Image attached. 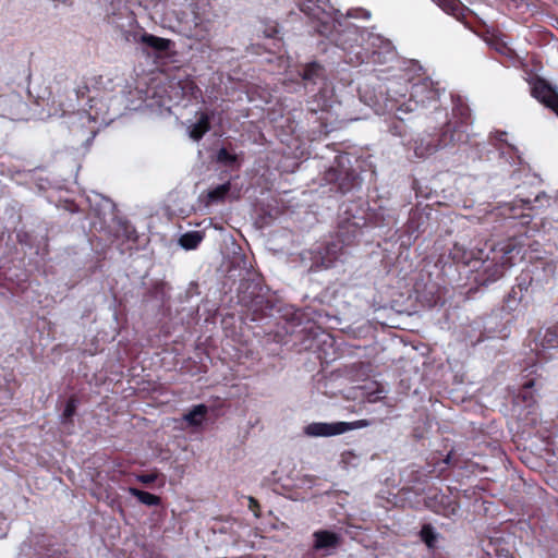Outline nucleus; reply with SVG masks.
I'll return each mask as SVG.
<instances>
[{
  "label": "nucleus",
  "instance_id": "10",
  "mask_svg": "<svg viewBox=\"0 0 558 558\" xmlns=\"http://www.w3.org/2000/svg\"><path fill=\"white\" fill-rule=\"evenodd\" d=\"M360 38L361 35L356 27H348L338 33L335 38L336 45L348 53L347 62L351 64L362 63L366 57V52L359 44Z\"/></svg>",
  "mask_w": 558,
  "mask_h": 558
},
{
  "label": "nucleus",
  "instance_id": "26",
  "mask_svg": "<svg viewBox=\"0 0 558 558\" xmlns=\"http://www.w3.org/2000/svg\"><path fill=\"white\" fill-rule=\"evenodd\" d=\"M122 38L126 43L142 44V39L147 32L144 31L142 26L136 22L135 25L125 27L124 29H119Z\"/></svg>",
  "mask_w": 558,
  "mask_h": 558
},
{
  "label": "nucleus",
  "instance_id": "30",
  "mask_svg": "<svg viewBox=\"0 0 558 558\" xmlns=\"http://www.w3.org/2000/svg\"><path fill=\"white\" fill-rule=\"evenodd\" d=\"M541 345L544 349H558V323L545 330Z\"/></svg>",
  "mask_w": 558,
  "mask_h": 558
},
{
  "label": "nucleus",
  "instance_id": "19",
  "mask_svg": "<svg viewBox=\"0 0 558 558\" xmlns=\"http://www.w3.org/2000/svg\"><path fill=\"white\" fill-rule=\"evenodd\" d=\"M197 121L190 126L189 131L190 137L196 142L201 141L204 135L210 131L214 112L202 111L197 112Z\"/></svg>",
  "mask_w": 558,
  "mask_h": 558
},
{
  "label": "nucleus",
  "instance_id": "15",
  "mask_svg": "<svg viewBox=\"0 0 558 558\" xmlns=\"http://www.w3.org/2000/svg\"><path fill=\"white\" fill-rule=\"evenodd\" d=\"M361 234L362 228L355 221L347 219L338 226L337 239L342 245L351 246L355 244Z\"/></svg>",
  "mask_w": 558,
  "mask_h": 558
},
{
  "label": "nucleus",
  "instance_id": "27",
  "mask_svg": "<svg viewBox=\"0 0 558 558\" xmlns=\"http://www.w3.org/2000/svg\"><path fill=\"white\" fill-rule=\"evenodd\" d=\"M535 380L529 379L523 385L521 390L519 391L517 399L523 402L526 407H532L536 403L534 396Z\"/></svg>",
  "mask_w": 558,
  "mask_h": 558
},
{
  "label": "nucleus",
  "instance_id": "25",
  "mask_svg": "<svg viewBox=\"0 0 558 558\" xmlns=\"http://www.w3.org/2000/svg\"><path fill=\"white\" fill-rule=\"evenodd\" d=\"M418 535L428 549H435L438 538L440 537L439 533H437L434 526L429 523L422 525Z\"/></svg>",
  "mask_w": 558,
  "mask_h": 558
},
{
  "label": "nucleus",
  "instance_id": "24",
  "mask_svg": "<svg viewBox=\"0 0 558 558\" xmlns=\"http://www.w3.org/2000/svg\"><path fill=\"white\" fill-rule=\"evenodd\" d=\"M129 493L135 498H137V500L143 505L149 507H157L161 505V498L151 493L138 489L136 487H130Z\"/></svg>",
  "mask_w": 558,
  "mask_h": 558
},
{
  "label": "nucleus",
  "instance_id": "7",
  "mask_svg": "<svg viewBox=\"0 0 558 558\" xmlns=\"http://www.w3.org/2000/svg\"><path fill=\"white\" fill-rule=\"evenodd\" d=\"M439 99V90L434 87L430 80L424 78L411 86L410 98L408 102L401 104L397 108V112H413L418 107H426L433 105L435 110L438 109L437 102Z\"/></svg>",
  "mask_w": 558,
  "mask_h": 558
},
{
  "label": "nucleus",
  "instance_id": "31",
  "mask_svg": "<svg viewBox=\"0 0 558 558\" xmlns=\"http://www.w3.org/2000/svg\"><path fill=\"white\" fill-rule=\"evenodd\" d=\"M441 466L439 468L438 477L448 476L449 468H460L459 459L454 458L453 452L450 451L440 462Z\"/></svg>",
  "mask_w": 558,
  "mask_h": 558
},
{
  "label": "nucleus",
  "instance_id": "2",
  "mask_svg": "<svg viewBox=\"0 0 558 558\" xmlns=\"http://www.w3.org/2000/svg\"><path fill=\"white\" fill-rule=\"evenodd\" d=\"M452 118L454 121H447L438 133L421 137L415 142V154L417 156L432 155L440 148L468 142L471 110L459 96L453 98Z\"/></svg>",
  "mask_w": 558,
  "mask_h": 558
},
{
  "label": "nucleus",
  "instance_id": "29",
  "mask_svg": "<svg viewBox=\"0 0 558 558\" xmlns=\"http://www.w3.org/2000/svg\"><path fill=\"white\" fill-rule=\"evenodd\" d=\"M203 239L201 231H189L180 236L179 244L185 250H195Z\"/></svg>",
  "mask_w": 558,
  "mask_h": 558
},
{
  "label": "nucleus",
  "instance_id": "8",
  "mask_svg": "<svg viewBox=\"0 0 558 558\" xmlns=\"http://www.w3.org/2000/svg\"><path fill=\"white\" fill-rule=\"evenodd\" d=\"M522 71L525 74L524 80L530 86L531 96L549 108L558 117V92L556 88L527 65Z\"/></svg>",
  "mask_w": 558,
  "mask_h": 558
},
{
  "label": "nucleus",
  "instance_id": "6",
  "mask_svg": "<svg viewBox=\"0 0 558 558\" xmlns=\"http://www.w3.org/2000/svg\"><path fill=\"white\" fill-rule=\"evenodd\" d=\"M348 155L337 156L335 165L328 168L324 173V180L329 184H335L338 191L345 194L361 184L359 173L350 166Z\"/></svg>",
  "mask_w": 558,
  "mask_h": 558
},
{
  "label": "nucleus",
  "instance_id": "23",
  "mask_svg": "<svg viewBox=\"0 0 558 558\" xmlns=\"http://www.w3.org/2000/svg\"><path fill=\"white\" fill-rule=\"evenodd\" d=\"M208 413V407L205 404L194 405L187 413L184 414V421L193 427L201 426L205 421Z\"/></svg>",
  "mask_w": 558,
  "mask_h": 558
},
{
  "label": "nucleus",
  "instance_id": "39",
  "mask_svg": "<svg viewBox=\"0 0 558 558\" xmlns=\"http://www.w3.org/2000/svg\"><path fill=\"white\" fill-rule=\"evenodd\" d=\"M278 33L279 29L277 25H271L264 31L265 36L268 38H275Z\"/></svg>",
  "mask_w": 558,
  "mask_h": 558
},
{
  "label": "nucleus",
  "instance_id": "33",
  "mask_svg": "<svg viewBox=\"0 0 558 558\" xmlns=\"http://www.w3.org/2000/svg\"><path fill=\"white\" fill-rule=\"evenodd\" d=\"M77 403H78V399L76 398V396H71L68 399L64 410H63V413H62V417L64 421L72 420V417L76 413Z\"/></svg>",
  "mask_w": 558,
  "mask_h": 558
},
{
  "label": "nucleus",
  "instance_id": "18",
  "mask_svg": "<svg viewBox=\"0 0 558 558\" xmlns=\"http://www.w3.org/2000/svg\"><path fill=\"white\" fill-rule=\"evenodd\" d=\"M314 545L316 550L337 548L341 545V536L328 530H318L313 534Z\"/></svg>",
  "mask_w": 558,
  "mask_h": 558
},
{
  "label": "nucleus",
  "instance_id": "38",
  "mask_svg": "<svg viewBox=\"0 0 558 558\" xmlns=\"http://www.w3.org/2000/svg\"><path fill=\"white\" fill-rule=\"evenodd\" d=\"M248 508L251 511L254 512L256 518L260 517V513H259L260 506L255 498H253V497L248 498Z\"/></svg>",
  "mask_w": 558,
  "mask_h": 558
},
{
  "label": "nucleus",
  "instance_id": "34",
  "mask_svg": "<svg viewBox=\"0 0 558 558\" xmlns=\"http://www.w3.org/2000/svg\"><path fill=\"white\" fill-rule=\"evenodd\" d=\"M344 247L345 245H342L337 239L336 241L327 244L326 253L327 255H331L332 259H336L340 254H342Z\"/></svg>",
  "mask_w": 558,
  "mask_h": 558
},
{
  "label": "nucleus",
  "instance_id": "20",
  "mask_svg": "<svg viewBox=\"0 0 558 558\" xmlns=\"http://www.w3.org/2000/svg\"><path fill=\"white\" fill-rule=\"evenodd\" d=\"M142 39V45L150 48L158 56L168 52L174 47V43L171 39L155 36L153 34H145Z\"/></svg>",
  "mask_w": 558,
  "mask_h": 558
},
{
  "label": "nucleus",
  "instance_id": "4",
  "mask_svg": "<svg viewBox=\"0 0 558 558\" xmlns=\"http://www.w3.org/2000/svg\"><path fill=\"white\" fill-rule=\"evenodd\" d=\"M555 269L550 264L541 262L522 269L515 278V286L506 299L510 306L511 301H522L523 293L530 288H543L554 277Z\"/></svg>",
  "mask_w": 558,
  "mask_h": 558
},
{
  "label": "nucleus",
  "instance_id": "14",
  "mask_svg": "<svg viewBox=\"0 0 558 558\" xmlns=\"http://www.w3.org/2000/svg\"><path fill=\"white\" fill-rule=\"evenodd\" d=\"M325 2L326 0H298V5L300 10L310 19L320 22L317 32L320 35L327 36L329 33H331L335 24L330 21H324V17L327 16L324 9Z\"/></svg>",
  "mask_w": 558,
  "mask_h": 558
},
{
  "label": "nucleus",
  "instance_id": "41",
  "mask_svg": "<svg viewBox=\"0 0 558 558\" xmlns=\"http://www.w3.org/2000/svg\"><path fill=\"white\" fill-rule=\"evenodd\" d=\"M397 119L400 121V123H402V121H403V118H402V117L397 116Z\"/></svg>",
  "mask_w": 558,
  "mask_h": 558
},
{
  "label": "nucleus",
  "instance_id": "40",
  "mask_svg": "<svg viewBox=\"0 0 558 558\" xmlns=\"http://www.w3.org/2000/svg\"><path fill=\"white\" fill-rule=\"evenodd\" d=\"M390 132L393 134V135H398V136H402L404 134V130H403V126L402 125H393L390 128Z\"/></svg>",
  "mask_w": 558,
  "mask_h": 558
},
{
  "label": "nucleus",
  "instance_id": "36",
  "mask_svg": "<svg viewBox=\"0 0 558 558\" xmlns=\"http://www.w3.org/2000/svg\"><path fill=\"white\" fill-rule=\"evenodd\" d=\"M157 477H158L157 473H147V474L137 475L136 480L142 484L149 485V484H153L154 482H156Z\"/></svg>",
  "mask_w": 558,
  "mask_h": 558
},
{
  "label": "nucleus",
  "instance_id": "5",
  "mask_svg": "<svg viewBox=\"0 0 558 558\" xmlns=\"http://www.w3.org/2000/svg\"><path fill=\"white\" fill-rule=\"evenodd\" d=\"M517 197L518 201L506 204L502 209L507 226L509 227H526L531 223V214L519 213V209H527L532 211L538 207L549 206L550 203V197L541 191L537 193H531L530 195L518 193Z\"/></svg>",
  "mask_w": 558,
  "mask_h": 558
},
{
  "label": "nucleus",
  "instance_id": "35",
  "mask_svg": "<svg viewBox=\"0 0 558 558\" xmlns=\"http://www.w3.org/2000/svg\"><path fill=\"white\" fill-rule=\"evenodd\" d=\"M217 159L219 162L232 165L236 161V156L229 153L228 149L226 148H220L217 154Z\"/></svg>",
  "mask_w": 558,
  "mask_h": 558
},
{
  "label": "nucleus",
  "instance_id": "37",
  "mask_svg": "<svg viewBox=\"0 0 558 558\" xmlns=\"http://www.w3.org/2000/svg\"><path fill=\"white\" fill-rule=\"evenodd\" d=\"M75 93H76L77 99H81V98L83 99V98L87 97V95L89 93V87H88L87 83L82 82V84L77 85Z\"/></svg>",
  "mask_w": 558,
  "mask_h": 558
},
{
  "label": "nucleus",
  "instance_id": "21",
  "mask_svg": "<svg viewBox=\"0 0 558 558\" xmlns=\"http://www.w3.org/2000/svg\"><path fill=\"white\" fill-rule=\"evenodd\" d=\"M270 311V302L265 298L257 295L251 301V305L248 306L250 314H247V317L250 316L251 320L256 322L266 317Z\"/></svg>",
  "mask_w": 558,
  "mask_h": 558
},
{
  "label": "nucleus",
  "instance_id": "1",
  "mask_svg": "<svg viewBox=\"0 0 558 558\" xmlns=\"http://www.w3.org/2000/svg\"><path fill=\"white\" fill-rule=\"evenodd\" d=\"M525 245L522 234H513L493 243L485 258L477 257L476 263L480 262V266L475 270V282L480 286H488L500 279L506 269L513 266L518 258L523 257ZM478 254L483 255V251Z\"/></svg>",
  "mask_w": 558,
  "mask_h": 558
},
{
  "label": "nucleus",
  "instance_id": "3",
  "mask_svg": "<svg viewBox=\"0 0 558 558\" xmlns=\"http://www.w3.org/2000/svg\"><path fill=\"white\" fill-rule=\"evenodd\" d=\"M304 87L308 89L310 85L318 86V90L307 100V108L312 113L318 111L326 112L333 102V87L327 80L326 69L318 62L306 63L300 73Z\"/></svg>",
  "mask_w": 558,
  "mask_h": 558
},
{
  "label": "nucleus",
  "instance_id": "32",
  "mask_svg": "<svg viewBox=\"0 0 558 558\" xmlns=\"http://www.w3.org/2000/svg\"><path fill=\"white\" fill-rule=\"evenodd\" d=\"M495 138L499 142H505V154H508L512 159L515 158L518 161L521 160L518 155V149L513 145L507 143V132L497 131Z\"/></svg>",
  "mask_w": 558,
  "mask_h": 558
},
{
  "label": "nucleus",
  "instance_id": "11",
  "mask_svg": "<svg viewBox=\"0 0 558 558\" xmlns=\"http://www.w3.org/2000/svg\"><path fill=\"white\" fill-rule=\"evenodd\" d=\"M368 422L365 420H359L351 423L348 422H336V423H311L305 427V433L314 437H329L341 435L345 432L365 427Z\"/></svg>",
  "mask_w": 558,
  "mask_h": 558
},
{
  "label": "nucleus",
  "instance_id": "9",
  "mask_svg": "<svg viewBox=\"0 0 558 558\" xmlns=\"http://www.w3.org/2000/svg\"><path fill=\"white\" fill-rule=\"evenodd\" d=\"M214 16L208 3L192 4V17L187 22V37L198 41L207 39L213 29Z\"/></svg>",
  "mask_w": 558,
  "mask_h": 558
},
{
  "label": "nucleus",
  "instance_id": "13",
  "mask_svg": "<svg viewBox=\"0 0 558 558\" xmlns=\"http://www.w3.org/2000/svg\"><path fill=\"white\" fill-rule=\"evenodd\" d=\"M106 21L116 29L135 25L136 15L129 8L126 0H112L106 11Z\"/></svg>",
  "mask_w": 558,
  "mask_h": 558
},
{
  "label": "nucleus",
  "instance_id": "22",
  "mask_svg": "<svg viewBox=\"0 0 558 558\" xmlns=\"http://www.w3.org/2000/svg\"><path fill=\"white\" fill-rule=\"evenodd\" d=\"M449 257L454 264H461L464 266H470L472 262L476 263L477 260V258H474L472 251L458 242H456L449 250Z\"/></svg>",
  "mask_w": 558,
  "mask_h": 558
},
{
  "label": "nucleus",
  "instance_id": "12",
  "mask_svg": "<svg viewBox=\"0 0 558 558\" xmlns=\"http://www.w3.org/2000/svg\"><path fill=\"white\" fill-rule=\"evenodd\" d=\"M425 506L433 512L447 518L456 515L460 509L457 498L441 493L438 488L428 490L425 497Z\"/></svg>",
  "mask_w": 558,
  "mask_h": 558
},
{
  "label": "nucleus",
  "instance_id": "17",
  "mask_svg": "<svg viewBox=\"0 0 558 558\" xmlns=\"http://www.w3.org/2000/svg\"><path fill=\"white\" fill-rule=\"evenodd\" d=\"M488 45L492 49H494L499 54L504 56L508 61L511 62L513 65H518L523 69L526 66V63H524L517 52L501 38L497 36H493L488 39Z\"/></svg>",
  "mask_w": 558,
  "mask_h": 558
},
{
  "label": "nucleus",
  "instance_id": "16",
  "mask_svg": "<svg viewBox=\"0 0 558 558\" xmlns=\"http://www.w3.org/2000/svg\"><path fill=\"white\" fill-rule=\"evenodd\" d=\"M432 1L435 4H437L448 15L453 16L459 22L466 23V19L471 11L460 0H432Z\"/></svg>",
  "mask_w": 558,
  "mask_h": 558
},
{
  "label": "nucleus",
  "instance_id": "28",
  "mask_svg": "<svg viewBox=\"0 0 558 558\" xmlns=\"http://www.w3.org/2000/svg\"><path fill=\"white\" fill-rule=\"evenodd\" d=\"M231 190V183L226 182L223 184L217 185L210 189L207 193V201L210 204L221 203L226 199L227 195Z\"/></svg>",
  "mask_w": 558,
  "mask_h": 558
}]
</instances>
